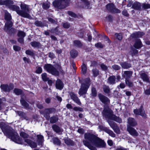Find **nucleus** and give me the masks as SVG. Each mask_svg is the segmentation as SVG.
I'll list each match as a JSON object with an SVG mask.
<instances>
[{
	"label": "nucleus",
	"mask_w": 150,
	"mask_h": 150,
	"mask_svg": "<svg viewBox=\"0 0 150 150\" xmlns=\"http://www.w3.org/2000/svg\"><path fill=\"white\" fill-rule=\"evenodd\" d=\"M53 143L57 145H59L61 143V141L57 138L54 137L52 138Z\"/></svg>",
	"instance_id": "35"
},
{
	"label": "nucleus",
	"mask_w": 150,
	"mask_h": 150,
	"mask_svg": "<svg viewBox=\"0 0 150 150\" xmlns=\"http://www.w3.org/2000/svg\"><path fill=\"white\" fill-rule=\"evenodd\" d=\"M12 4H11L10 6H9L11 9L16 11L18 15V12L20 11V8L18 6L12 5Z\"/></svg>",
	"instance_id": "30"
},
{
	"label": "nucleus",
	"mask_w": 150,
	"mask_h": 150,
	"mask_svg": "<svg viewBox=\"0 0 150 150\" xmlns=\"http://www.w3.org/2000/svg\"><path fill=\"white\" fill-rule=\"evenodd\" d=\"M92 71L93 73V76L95 77L97 76L99 74V71L96 68L93 69Z\"/></svg>",
	"instance_id": "46"
},
{
	"label": "nucleus",
	"mask_w": 150,
	"mask_h": 150,
	"mask_svg": "<svg viewBox=\"0 0 150 150\" xmlns=\"http://www.w3.org/2000/svg\"><path fill=\"white\" fill-rule=\"evenodd\" d=\"M13 92L17 95H19L22 93V91L18 88H15L13 90Z\"/></svg>",
	"instance_id": "42"
},
{
	"label": "nucleus",
	"mask_w": 150,
	"mask_h": 150,
	"mask_svg": "<svg viewBox=\"0 0 150 150\" xmlns=\"http://www.w3.org/2000/svg\"><path fill=\"white\" fill-rule=\"evenodd\" d=\"M64 142L68 146H73L74 144V142L69 139H65Z\"/></svg>",
	"instance_id": "32"
},
{
	"label": "nucleus",
	"mask_w": 150,
	"mask_h": 150,
	"mask_svg": "<svg viewBox=\"0 0 150 150\" xmlns=\"http://www.w3.org/2000/svg\"><path fill=\"white\" fill-rule=\"evenodd\" d=\"M50 6V4L48 3H44L42 5L43 8L44 9H47Z\"/></svg>",
	"instance_id": "57"
},
{
	"label": "nucleus",
	"mask_w": 150,
	"mask_h": 150,
	"mask_svg": "<svg viewBox=\"0 0 150 150\" xmlns=\"http://www.w3.org/2000/svg\"><path fill=\"white\" fill-rule=\"evenodd\" d=\"M42 80L44 81H47L49 78L47 76V74L46 73H43L42 74Z\"/></svg>",
	"instance_id": "52"
},
{
	"label": "nucleus",
	"mask_w": 150,
	"mask_h": 150,
	"mask_svg": "<svg viewBox=\"0 0 150 150\" xmlns=\"http://www.w3.org/2000/svg\"><path fill=\"white\" fill-rule=\"evenodd\" d=\"M132 72L130 71H125L122 75L123 77L126 79H129L132 76Z\"/></svg>",
	"instance_id": "21"
},
{
	"label": "nucleus",
	"mask_w": 150,
	"mask_h": 150,
	"mask_svg": "<svg viewBox=\"0 0 150 150\" xmlns=\"http://www.w3.org/2000/svg\"><path fill=\"white\" fill-rule=\"evenodd\" d=\"M113 113V111L109 108L108 105H104L102 114L103 116H104L106 119H110L114 115Z\"/></svg>",
	"instance_id": "9"
},
{
	"label": "nucleus",
	"mask_w": 150,
	"mask_h": 150,
	"mask_svg": "<svg viewBox=\"0 0 150 150\" xmlns=\"http://www.w3.org/2000/svg\"><path fill=\"white\" fill-rule=\"evenodd\" d=\"M74 45L75 46L78 47H81L82 46L81 43L79 40H75L74 41Z\"/></svg>",
	"instance_id": "45"
},
{
	"label": "nucleus",
	"mask_w": 150,
	"mask_h": 150,
	"mask_svg": "<svg viewBox=\"0 0 150 150\" xmlns=\"http://www.w3.org/2000/svg\"><path fill=\"white\" fill-rule=\"evenodd\" d=\"M112 67L113 69L116 70H119L120 69V66L116 64L112 66Z\"/></svg>",
	"instance_id": "62"
},
{
	"label": "nucleus",
	"mask_w": 150,
	"mask_h": 150,
	"mask_svg": "<svg viewBox=\"0 0 150 150\" xmlns=\"http://www.w3.org/2000/svg\"><path fill=\"white\" fill-rule=\"evenodd\" d=\"M127 123L128 124V125L131 127L135 126L137 125V121L134 118L132 117H129L128 118Z\"/></svg>",
	"instance_id": "16"
},
{
	"label": "nucleus",
	"mask_w": 150,
	"mask_h": 150,
	"mask_svg": "<svg viewBox=\"0 0 150 150\" xmlns=\"http://www.w3.org/2000/svg\"><path fill=\"white\" fill-rule=\"evenodd\" d=\"M63 26L64 28H68L70 26V25L68 23L66 22L64 23Z\"/></svg>",
	"instance_id": "64"
},
{
	"label": "nucleus",
	"mask_w": 150,
	"mask_h": 150,
	"mask_svg": "<svg viewBox=\"0 0 150 150\" xmlns=\"http://www.w3.org/2000/svg\"><path fill=\"white\" fill-rule=\"evenodd\" d=\"M20 102L22 105L25 108H27L28 106V104L23 98L20 100Z\"/></svg>",
	"instance_id": "34"
},
{
	"label": "nucleus",
	"mask_w": 150,
	"mask_h": 150,
	"mask_svg": "<svg viewBox=\"0 0 150 150\" xmlns=\"http://www.w3.org/2000/svg\"><path fill=\"white\" fill-rule=\"evenodd\" d=\"M140 77L144 81L149 82V79L148 75L144 72H140L139 74Z\"/></svg>",
	"instance_id": "17"
},
{
	"label": "nucleus",
	"mask_w": 150,
	"mask_h": 150,
	"mask_svg": "<svg viewBox=\"0 0 150 150\" xmlns=\"http://www.w3.org/2000/svg\"><path fill=\"white\" fill-rule=\"evenodd\" d=\"M20 6L21 10L20 9L18 15L23 17L30 18L31 16L30 15L29 6L21 3Z\"/></svg>",
	"instance_id": "3"
},
{
	"label": "nucleus",
	"mask_w": 150,
	"mask_h": 150,
	"mask_svg": "<svg viewBox=\"0 0 150 150\" xmlns=\"http://www.w3.org/2000/svg\"><path fill=\"white\" fill-rule=\"evenodd\" d=\"M30 44L31 46L34 47H37L40 46V42L36 41L31 42Z\"/></svg>",
	"instance_id": "38"
},
{
	"label": "nucleus",
	"mask_w": 150,
	"mask_h": 150,
	"mask_svg": "<svg viewBox=\"0 0 150 150\" xmlns=\"http://www.w3.org/2000/svg\"><path fill=\"white\" fill-rule=\"evenodd\" d=\"M87 71L86 66L83 63L81 66V71L82 73L85 74L86 73Z\"/></svg>",
	"instance_id": "41"
},
{
	"label": "nucleus",
	"mask_w": 150,
	"mask_h": 150,
	"mask_svg": "<svg viewBox=\"0 0 150 150\" xmlns=\"http://www.w3.org/2000/svg\"><path fill=\"white\" fill-rule=\"evenodd\" d=\"M52 128L55 132L59 134H60V133H61L63 131L62 129L55 125H54L52 126Z\"/></svg>",
	"instance_id": "25"
},
{
	"label": "nucleus",
	"mask_w": 150,
	"mask_h": 150,
	"mask_svg": "<svg viewBox=\"0 0 150 150\" xmlns=\"http://www.w3.org/2000/svg\"><path fill=\"white\" fill-rule=\"evenodd\" d=\"M20 136L24 138V140L25 139H27V138H28L29 136L28 134L26 133L22 132L20 133Z\"/></svg>",
	"instance_id": "47"
},
{
	"label": "nucleus",
	"mask_w": 150,
	"mask_h": 150,
	"mask_svg": "<svg viewBox=\"0 0 150 150\" xmlns=\"http://www.w3.org/2000/svg\"><path fill=\"white\" fill-rule=\"evenodd\" d=\"M49 120L50 122L51 123H56L58 120V117L57 115H54L50 117Z\"/></svg>",
	"instance_id": "31"
},
{
	"label": "nucleus",
	"mask_w": 150,
	"mask_h": 150,
	"mask_svg": "<svg viewBox=\"0 0 150 150\" xmlns=\"http://www.w3.org/2000/svg\"><path fill=\"white\" fill-rule=\"evenodd\" d=\"M36 69V72L37 73L40 74L42 72V69L41 67H37Z\"/></svg>",
	"instance_id": "59"
},
{
	"label": "nucleus",
	"mask_w": 150,
	"mask_h": 150,
	"mask_svg": "<svg viewBox=\"0 0 150 150\" xmlns=\"http://www.w3.org/2000/svg\"><path fill=\"white\" fill-rule=\"evenodd\" d=\"M18 115L20 117L25 119L27 120H28V117L26 116V114L24 112L21 111H17L16 112Z\"/></svg>",
	"instance_id": "22"
},
{
	"label": "nucleus",
	"mask_w": 150,
	"mask_h": 150,
	"mask_svg": "<svg viewBox=\"0 0 150 150\" xmlns=\"http://www.w3.org/2000/svg\"><path fill=\"white\" fill-rule=\"evenodd\" d=\"M110 119L114 120L119 123H120L122 122L121 118L118 117H116L114 115H112Z\"/></svg>",
	"instance_id": "33"
},
{
	"label": "nucleus",
	"mask_w": 150,
	"mask_h": 150,
	"mask_svg": "<svg viewBox=\"0 0 150 150\" xmlns=\"http://www.w3.org/2000/svg\"><path fill=\"white\" fill-rule=\"evenodd\" d=\"M127 130L129 133L133 137H137L139 135V133L137 130L129 125H127Z\"/></svg>",
	"instance_id": "12"
},
{
	"label": "nucleus",
	"mask_w": 150,
	"mask_h": 150,
	"mask_svg": "<svg viewBox=\"0 0 150 150\" xmlns=\"http://www.w3.org/2000/svg\"><path fill=\"white\" fill-rule=\"evenodd\" d=\"M58 28L59 27L57 26L56 28H52L49 31L52 33H54L56 34H58L60 32L58 29Z\"/></svg>",
	"instance_id": "40"
},
{
	"label": "nucleus",
	"mask_w": 150,
	"mask_h": 150,
	"mask_svg": "<svg viewBox=\"0 0 150 150\" xmlns=\"http://www.w3.org/2000/svg\"><path fill=\"white\" fill-rule=\"evenodd\" d=\"M47 19L48 21L50 22L51 23L54 24H57V21L56 19L54 20L53 18H47Z\"/></svg>",
	"instance_id": "51"
},
{
	"label": "nucleus",
	"mask_w": 150,
	"mask_h": 150,
	"mask_svg": "<svg viewBox=\"0 0 150 150\" xmlns=\"http://www.w3.org/2000/svg\"><path fill=\"white\" fill-rule=\"evenodd\" d=\"M115 37L116 38L119 40H121L122 38V35L121 33H116L115 34Z\"/></svg>",
	"instance_id": "53"
},
{
	"label": "nucleus",
	"mask_w": 150,
	"mask_h": 150,
	"mask_svg": "<svg viewBox=\"0 0 150 150\" xmlns=\"http://www.w3.org/2000/svg\"><path fill=\"white\" fill-rule=\"evenodd\" d=\"M100 67L101 69L104 71H107L108 69V67L104 64H101L100 65Z\"/></svg>",
	"instance_id": "55"
},
{
	"label": "nucleus",
	"mask_w": 150,
	"mask_h": 150,
	"mask_svg": "<svg viewBox=\"0 0 150 150\" xmlns=\"http://www.w3.org/2000/svg\"><path fill=\"white\" fill-rule=\"evenodd\" d=\"M70 54L72 58H74L77 56L78 53L76 50H72L70 51Z\"/></svg>",
	"instance_id": "36"
},
{
	"label": "nucleus",
	"mask_w": 150,
	"mask_h": 150,
	"mask_svg": "<svg viewBox=\"0 0 150 150\" xmlns=\"http://www.w3.org/2000/svg\"><path fill=\"white\" fill-rule=\"evenodd\" d=\"M120 64L122 67L124 69H128L131 67V64L126 62H120Z\"/></svg>",
	"instance_id": "27"
},
{
	"label": "nucleus",
	"mask_w": 150,
	"mask_h": 150,
	"mask_svg": "<svg viewBox=\"0 0 150 150\" xmlns=\"http://www.w3.org/2000/svg\"><path fill=\"white\" fill-rule=\"evenodd\" d=\"M56 111V110L54 108H49L45 109L43 111H40L41 114L43 115L44 117L47 120H49L50 116V114H54Z\"/></svg>",
	"instance_id": "8"
},
{
	"label": "nucleus",
	"mask_w": 150,
	"mask_h": 150,
	"mask_svg": "<svg viewBox=\"0 0 150 150\" xmlns=\"http://www.w3.org/2000/svg\"><path fill=\"white\" fill-rule=\"evenodd\" d=\"M44 68V69L48 72L53 75L58 76L59 75V71L53 65L50 64H45Z\"/></svg>",
	"instance_id": "7"
},
{
	"label": "nucleus",
	"mask_w": 150,
	"mask_h": 150,
	"mask_svg": "<svg viewBox=\"0 0 150 150\" xmlns=\"http://www.w3.org/2000/svg\"><path fill=\"white\" fill-rule=\"evenodd\" d=\"M105 132L108 134L109 135L112 137H115V134L111 130L107 129H105Z\"/></svg>",
	"instance_id": "39"
},
{
	"label": "nucleus",
	"mask_w": 150,
	"mask_h": 150,
	"mask_svg": "<svg viewBox=\"0 0 150 150\" xmlns=\"http://www.w3.org/2000/svg\"><path fill=\"white\" fill-rule=\"evenodd\" d=\"M4 18L7 21L5 23L4 29L5 31H8L12 27L13 23L11 21L12 18L11 14L6 11L5 12Z\"/></svg>",
	"instance_id": "5"
},
{
	"label": "nucleus",
	"mask_w": 150,
	"mask_h": 150,
	"mask_svg": "<svg viewBox=\"0 0 150 150\" xmlns=\"http://www.w3.org/2000/svg\"><path fill=\"white\" fill-rule=\"evenodd\" d=\"M90 85L91 81L89 78L83 79L81 83V87L79 92V95L81 96L86 94Z\"/></svg>",
	"instance_id": "4"
},
{
	"label": "nucleus",
	"mask_w": 150,
	"mask_h": 150,
	"mask_svg": "<svg viewBox=\"0 0 150 150\" xmlns=\"http://www.w3.org/2000/svg\"><path fill=\"white\" fill-rule=\"evenodd\" d=\"M103 90L106 93H108L110 92V90L109 87L106 85L103 86Z\"/></svg>",
	"instance_id": "49"
},
{
	"label": "nucleus",
	"mask_w": 150,
	"mask_h": 150,
	"mask_svg": "<svg viewBox=\"0 0 150 150\" xmlns=\"http://www.w3.org/2000/svg\"><path fill=\"white\" fill-rule=\"evenodd\" d=\"M134 112L137 115H140L144 118L146 117V115L145 113V111L143 108V106H141L139 109H136L134 110Z\"/></svg>",
	"instance_id": "11"
},
{
	"label": "nucleus",
	"mask_w": 150,
	"mask_h": 150,
	"mask_svg": "<svg viewBox=\"0 0 150 150\" xmlns=\"http://www.w3.org/2000/svg\"><path fill=\"white\" fill-rule=\"evenodd\" d=\"M122 14L123 15L126 17H128L129 16V14L128 13L127 11L125 9H124L122 12Z\"/></svg>",
	"instance_id": "61"
},
{
	"label": "nucleus",
	"mask_w": 150,
	"mask_h": 150,
	"mask_svg": "<svg viewBox=\"0 0 150 150\" xmlns=\"http://www.w3.org/2000/svg\"><path fill=\"white\" fill-rule=\"evenodd\" d=\"M0 127L5 134L14 142L22 144V142L18 133L11 127L6 125L3 122H0Z\"/></svg>",
	"instance_id": "2"
},
{
	"label": "nucleus",
	"mask_w": 150,
	"mask_h": 150,
	"mask_svg": "<svg viewBox=\"0 0 150 150\" xmlns=\"http://www.w3.org/2000/svg\"><path fill=\"white\" fill-rule=\"evenodd\" d=\"M13 1L10 0H0V5H6V6H10L11 4H13Z\"/></svg>",
	"instance_id": "24"
},
{
	"label": "nucleus",
	"mask_w": 150,
	"mask_h": 150,
	"mask_svg": "<svg viewBox=\"0 0 150 150\" xmlns=\"http://www.w3.org/2000/svg\"><path fill=\"white\" fill-rule=\"evenodd\" d=\"M132 7L135 9L140 10L141 9V5L140 3L135 2L133 4Z\"/></svg>",
	"instance_id": "28"
},
{
	"label": "nucleus",
	"mask_w": 150,
	"mask_h": 150,
	"mask_svg": "<svg viewBox=\"0 0 150 150\" xmlns=\"http://www.w3.org/2000/svg\"><path fill=\"white\" fill-rule=\"evenodd\" d=\"M17 35L19 37L24 38L25 35V34L24 32L19 30L18 33Z\"/></svg>",
	"instance_id": "43"
},
{
	"label": "nucleus",
	"mask_w": 150,
	"mask_h": 150,
	"mask_svg": "<svg viewBox=\"0 0 150 150\" xmlns=\"http://www.w3.org/2000/svg\"><path fill=\"white\" fill-rule=\"evenodd\" d=\"M69 95L71 99H72L74 102L79 105H81V103L79 99L75 94L73 92H71L70 93Z\"/></svg>",
	"instance_id": "15"
},
{
	"label": "nucleus",
	"mask_w": 150,
	"mask_h": 150,
	"mask_svg": "<svg viewBox=\"0 0 150 150\" xmlns=\"http://www.w3.org/2000/svg\"><path fill=\"white\" fill-rule=\"evenodd\" d=\"M25 142L27 143L31 148H35L37 146L36 143L30 139H25Z\"/></svg>",
	"instance_id": "19"
},
{
	"label": "nucleus",
	"mask_w": 150,
	"mask_h": 150,
	"mask_svg": "<svg viewBox=\"0 0 150 150\" xmlns=\"http://www.w3.org/2000/svg\"><path fill=\"white\" fill-rule=\"evenodd\" d=\"M13 48L15 51H17L20 50L21 49V47L17 45H14Z\"/></svg>",
	"instance_id": "63"
},
{
	"label": "nucleus",
	"mask_w": 150,
	"mask_h": 150,
	"mask_svg": "<svg viewBox=\"0 0 150 150\" xmlns=\"http://www.w3.org/2000/svg\"><path fill=\"white\" fill-rule=\"evenodd\" d=\"M69 0H58L54 1L53 2V5L59 9L64 8L68 5Z\"/></svg>",
	"instance_id": "6"
},
{
	"label": "nucleus",
	"mask_w": 150,
	"mask_h": 150,
	"mask_svg": "<svg viewBox=\"0 0 150 150\" xmlns=\"http://www.w3.org/2000/svg\"><path fill=\"white\" fill-rule=\"evenodd\" d=\"M134 46L137 49H139L142 47V43L140 39H137L136 40Z\"/></svg>",
	"instance_id": "26"
},
{
	"label": "nucleus",
	"mask_w": 150,
	"mask_h": 150,
	"mask_svg": "<svg viewBox=\"0 0 150 150\" xmlns=\"http://www.w3.org/2000/svg\"><path fill=\"white\" fill-rule=\"evenodd\" d=\"M55 86L57 88L61 90L64 87V84L60 80L57 79L56 81Z\"/></svg>",
	"instance_id": "20"
},
{
	"label": "nucleus",
	"mask_w": 150,
	"mask_h": 150,
	"mask_svg": "<svg viewBox=\"0 0 150 150\" xmlns=\"http://www.w3.org/2000/svg\"><path fill=\"white\" fill-rule=\"evenodd\" d=\"M116 78L114 76H110L107 82L110 84H114L116 83Z\"/></svg>",
	"instance_id": "23"
},
{
	"label": "nucleus",
	"mask_w": 150,
	"mask_h": 150,
	"mask_svg": "<svg viewBox=\"0 0 150 150\" xmlns=\"http://www.w3.org/2000/svg\"><path fill=\"white\" fill-rule=\"evenodd\" d=\"M0 87L2 91L9 92L11 90L13 89L14 86L13 84L12 83H10L9 85L4 84L1 85Z\"/></svg>",
	"instance_id": "10"
},
{
	"label": "nucleus",
	"mask_w": 150,
	"mask_h": 150,
	"mask_svg": "<svg viewBox=\"0 0 150 150\" xmlns=\"http://www.w3.org/2000/svg\"><path fill=\"white\" fill-rule=\"evenodd\" d=\"M37 137L38 138L37 141L38 144L42 145L44 141L43 136L41 135H38Z\"/></svg>",
	"instance_id": "29"
},
{
	"label": "nucleus",
	"mask_w": 150,
	"mask_h": 150,
	"mask_svg": "<svg viewBox=\"0 0 150 150\" xmlns=\"http://www.w3.org/2000/svg\"><path fill=\"white\" fill-rule=\"evenodd\" d=\"M25 53L31 56H33L35 55V52L34 51L27 50L26 51Z\"/></svg>",
	"instance_id": "44"
},
{
	"label": "nucleus",
	"mask_w": 150,
	"mask_h": 150,
	"mask_svg": "<svg viewBox=\"0 0 150 150\" xmlns=\"http://www.w3.org/2000/svg\"><path fill=\"white\" fill-rule=\"evenodd\" d=\"M121 12V11L118 9L116 8L115 6L114 7V8L112 9L111 12L115 13H120Z\"/></svg>",
	"instance_id": "58"
},
{
	"label": "nucleus",
	"mask_w": 150,
	"mask_h": 150,
	"mask_svg": "<svg viewBox=\"0 0 150 150\" xmlns=\"http://www.w3.org/2000/svg\"><path fill=\"white\" fill-rule=\"evenodd\" d=\"M85 139L88 140L83 141V144L91 150H97L98 148L104 147L106 144L105 142L95 135L90 133H86L84 134Z\"/></svg>",
	"instance_id": "1"
},
{
	"label": "nucleus",
	"mask_w": 150,
	"mask_h": 150,
	"mask_svg": "<svg viewBox=\"0 0 150 150\" xmlns=\"http://www.w3.org/2000/svg\"><path fill=\"white\" fill-rule=\"evenodd\" d=\"M110 126L113 129L115 132L117 134L120 133V130L116 124L113 122L107 120Z\"/></svg>",
	"instance_id": "14"
},
{
	"label": "nucleus",
	"mask_w": 150,
	"mask_h": 150,
	"mask_svg": "<svg viewBox=\"0 0 150 150\" xmlns=\"http://www.w3.org/2000/svg\"><path fill=\"white\" fill-rule=\"evenodd\" d=\"M73 109L75 111H79L80 112H83V108L81 107H75L73 108Z\"/></svg>",
	"instance_id": "60"
},
{
	"label": "nucleus",
	"mask_w": 150,
	"mask_h": 150,
	"mask_svg": "<svg viewBox=\"0 0 150 150\" xmlns=\"http://www.w3.org/2000/svg\"><path fill=\"white\" fill-rule=\"evenodd\" d=\"M92 95L94 96H96L97 95V91L95 88L92 87L91 88Z\"/></svg>",
	"instance_id": "50"
},
{
	"label": "nucleus",
	"mask_w": 150,
	"mask_h": 150,
	"mask_svg": "<svg viewBox=\"0 0 150 150\" xmlns=\"http://www.w3.org/2000/svg\"><path fill=\"white\" fill-rule=\"evenodd\" d=\"M115 6L114 4H109L106 6V8L110 12H111Z\"/></svg>",
	"instance_id": "37"
},
{
	"label": "nucleus",
	"mask_w": 150,
	"mask_h": 150,
	"mask_svg": "<svg viewBox=\"0 0 150 150\" xmlns=\"http://www.w3.org/2000/svg\"><path fill=\"white\" fill-rule=\"evenodd\" d=\"M34 24L38 26L42 27L44 26V24L41 21H36L34 23Z\"/></svg>",
	"instance_id": "48"
},
{
	"label": "nucleus",
	"mask_w": 150,
	"mask_h": 150,
	"mask_svg": "<svg viewBox=\"0 0 150 150\" xmlns=\"http://www.w3.org/2000/svg\"><path fill=\"white\" fill-rule=\"evenodd\" d=\"M95 46L98 48H102L103 47L104 45L102 44L101 42H98L95 44Z\"/></svg>",
	"instance_id": "56"
},
{
	"label": "nucleus",
	"mask_w": 150,
	"mask_h": 150,
	"mask_svg": "<svg viewBox=\"0 0 150 150\" xmlns=\"http://www.w3.org/2000/svg\"><path fill=\"white\" fill-rule=\"evenodd\" d=\"M98 96L100 101L105 104V105H108L109 104L110 100L107 97L101 93L98 94Z\"/></svg>",
	"instance_id": "13"
},
{
	"label": "nucleus",
	"mask_w": 150,
	"mask_h": 150,
	"mask_svg": "<svg viewBox=\"0 0 150 150\" xmlns=\"http://www.w3.org/2000/svg\"><path fill=\"white\" fill-rule=\"evenodd\" d=\"M125 83L129 87H132L133 86V83L129 81V79L125 80Z\"/></svg>",
	"instance_id": "54"
},
{
	"label": "nucleus",
	"mask_w": 150,
	"mask_h": 150,
	"mask_svg": "<svg viewBox=\"0 0 150 150\" xmlns=\"http://www.w3.org/2000/svg\"><path fill=\"white\" fill-rule=\"evenodd\" d=\"M144 33L143 32H137L133 33L132 34L130 37L132 38H140L142 37Z\"/></svg>",
	"instance_id": "18"
}]
</instances>
